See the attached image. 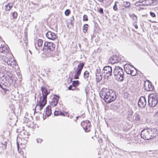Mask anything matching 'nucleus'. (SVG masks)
Listing matches in <instances>:
<instances>
[{"label":"nucleus","instance_id":"f257e3e1","mask_svg":"<svg viewBox=\"0 0 158 158\" xmlns=\"http://www.w3.org/2000/svg\"><path fill=\"white\" fill-rule=\"evenodd\" d=\"M99 95L100 97L107 103H110L114 101L116 98L115 91L106 88H103L101 90Z\"/></svg>","mask_w":158,"mask_h":158},{"label":"nucleus","instance_id":"f03ea898","mask_svg":"<svg viewBox=\"0 0 158 158\" xmlns=\"http://www.w3.org/2000/svg\"><path fill=\"white\" fill-rule=\"evenodd\" d=\"M158 133V131L156 128L147 127L141 131V136L145 140H149L156 137Z\"/></svg>","mask_w":158,"mask_h":158},{"label":"nucleus","instance_id":"7ed1b4c3","mask_svg":"<svg viewBox=\"0 0 158 158\" xmlns=\"http://www.w3.org/2000/svg\"><path fill=\"white\" fill-rule=\"evenodd\" d=\"M41 90L42 92V95L40 97V100L36 104L35 108L36 110H42L43 107L47 103V95L49 94V91L44 86L41 87Z\"/></svg>","mask_w":158,"mask_h":158},{"label":"nucleus","instance_id":"20e7f679","mask_svg":"<svg viewBox=\"0 0 158 158\" xmlns=\"http://www.w3.org/2000/svg\"><path fill=\"white\" fill-rule=\"evenodd\" d=\"M55 44L52 42H46L44 45L43 50L45 52V56L48 57L52 56V53L55 48Z\"/></svg>","mask_w":158,"mask_h":158},{"label":"nucleus","instance_id":"39448f33","mask_svg":"<svg viewBox=\"0 0 158 158\" xmlns=\"http://www.w3.org/2000/svg\"><path fill=\"white\" fill-rule=\"evenodd\" d=\"M113 74L116 79L120 81L124 79L123 70L118 66H115L113 68Z\"/></svg>","mask_w":158,"mask_h":158},{"label":"nucleus","instance_id":"423d86ee","mask_svg":"<svg viewBox=\"0 0 158 158\" xmlns=\"http://www.w3.org/2000/svg\"><path fill=\"white\" fill-rule=\"evenodd\" d=\"M158 95L156 94H150L148 98V104L151 107H154L158 102Z\"/></svg>","mask_w":158,"mask_h":158},{"label":"nucleus","instance_id":"0eeeda50","mask_svg":"<svg viewBox=\"0 0 158 158\" xmlns=\"http://www.w3.org/2000/svg\"><path fill=\"white\" fill-rule=\"evenodd\" d=\"M102 73L108 77L111 76L112 75V69L110 66H105L102 71Z\"/></svg>","mask_w":158,"mask_h":158},{"label":"nucleus","instance_id":"6e6552de","mask_svg":"<svg viewBox=\"0 0 158 158\" xmlns=\"http://www.w3.org/2000/svg\"><path fill=\"white\" fill-rule=\"evenodd\" d=\"M85 65V63L82 62L79 64L77 66V68L75 71L74 76V79H77L79 78V76L80 75L81 71Z\"/></svg>","mask_w":158,"mask_h":158},{"label":"nucleus","instance_id":"1a4fd4ad","mask_svg":"<svg viewBox=\"0 0 158 158\" xmlns=\"http://www.w3.org/2000/svg\"><path fill=\"white\" fill-rule=\"evenodd\" d=\"M4 61L7 65L13 67L14 66H16L17 64L16 60L11 57H6L4 59Z\"/></svg>","mask_w":158,"mask_h":158},{"label":"nucleus","instance_id":"9d476101","mask_svg":"<svg viewBox=\"0 0 158 158\" xmlns=\"http://www.w3.org/2000/svg\"><path fill=\"white\" fill-rule=\"evenodd\" d=\"M146 103L145 98L144 97L141 96L139 99L138 105L139 108L143 109L145 106Z\"/></svg>","mask_w":158,"mask_h":158},{"label":"nucleus","instance_id":"9b49d317","mask_svg":"<svg viewBox=\"0 0 158 158\" xmlns=\"http://www.w3.org/2000/svg\"><path fill=\"white\" fill-rule=\"evenodd\" d=\"M46 36L48 38L52 40H56L57 43L58 42L57 37L55 33L48 31L46 33Z\"/></svg>","mask_w":158,"mask_h":158},{"label":"nucleus","instance_id":"f8f14e48","mask_svg":"<svg viewBox=\"0 0 158 158\" xmlns=\"http://www.w3.org/2000/svg\"><path fill=\"white\" fill-rule=\"evenodd\" d=\"M9 48L8 46L1 45L0 47V52L6 54L9 52Z\"/></svg>","mask_w":158,"mask_h":158},{"label":"nucleus","instance_id":"ddd939ff","mask_svg":"<svg viewBox=\"0 0 158 158\" xmlns=\"http://www.w3.org/2000/svg\"><path fill=\"white\" fill-rule=\"evenodd\" d=\"M144 87L145 90L147 91H152L154 89L153 85L149 82L144 84Z\"/></svg>","mask_w":158,"mask_h":158},{"label":"nucleus","instance_id":"4468645a","mask_svg":"<svg viewBox=\"0 0 158 158\" xmlns=\"http://www.w3.org/2000/svg\"><path fill=\"white\" fill-rule=\"evenodd\" d=\"M119 58L117 56L114 55L109 59V61L112 64H114L119 62Z\"/></svg>","mask_w":158,"mask_h":158},{"label":"nucleus","instance_id":"2eb2a0df","mask_svg":"<svg viewBox=\"0 0 158 158\" xmlns=\"http://www.w3.org/2000/svg\"><path fill=\"white\" fill-rule=\"evenodd\" d=\"M59 97L56 95H54V97L51 102V104L54 106H56L57 104L58 100Z\"/></svg>","mask_w":158,"mask_h":158},{"label":"nucleus","instance_id":"dca6fc26","mask_svg":"<svg viewBox=\"0 0 158 158\" xmlns=\"http://www.w3.org/2000/svg\"><path fill=\"white\" fill-rule=\"evenodd\" d=\"M125 71L127 74H129L131 73V69H132V67L129 64H126L124 66Z\"/></svg>","mask_w":158,"mask_h":158},{"label":"nucleus","instance_id":"f3484780","mask_svg":"<svg viewBox=\"0 0 158 158\" xmlns=\"http://www.w3.org/2000/svg\"><path fill=\"white\" fill-rule=\"evenodd\" d=\"M83 127V128L85 132H89L90 131L89 127L90 126V123L89 121H87L85 122Z\"/></svg>","mask_w":158,"mask_h":158},{"label":"nucleus","instance_id":"a211bd4d","mask_svg":"<svg viewBox=\"0 0 158 158\" xmlns=\"http://www.w3.org/2000/svg\"><path fill=\"white\" fill-rule=\"evenodd\" d=\"M14 78V76L10 77H4L5 82L6 83L10 85L13 82Z\"/></svg>","mask_w":158,"mask_h":158},{"label":"nucleus","instance_id":"6ab92c4d","mask_svg":"<svg viewBox=\"0 0 158 158\" xmlns=\"http://www.w3.org/2000/svg\"><path fill=\"white\" fill-rule=\"evenodd\" d=\"M140 2H144L142 3V5L143 6L150 5L153 3V0H143Z\"/></svg>","mask_w":158,"mask_h":158},{"label":"nucleus","instance_id":"aec40b11","mask_svg":"<svg viewBox=\"0 0 158 158\" xmlns=\"http://www.w3.org/2000/svg\"><path fill=\"white\" fill-rule=\"evenodd\" d=\"M12 76H13L12 73L11 72L9 71H6L4 74L2 75H0V78L3 77H10Z\"/></svg>","mask_w":158,"mask_h":158},{"label":"nucleus","instance_id":"412c9836","mask_svg":"<svg viewBox=\"0 0 158 158\" xmlns=\"http://www.w3.org/2000/svg\"><path fill=\"white\" fill-rule=\"evenodd\" d=\"M51 108L50 106H48L46 108V115L47 116H49L51 114Z\"/></svg>","mask_w":158,"mask_h":158},{"label":"nucleus","instance_id":"4be33fe9","mask_svg":"<svg viewBox=\"0 0 158 158\" xmlns=\"http://www.w3.org/2000/svg\"><path fill=\"white\" fill-rule=\"evenodd\" d=\"M13 6V4L12 3H9L7 5L5 6V10L8 11L10 10Z\"/></svg>","mask_w":158,"mask_h":158},{"label":"nucleus","instance_id":"5701e85b","mask_svg":"<svg viewBox=\"0 0 158 158\" xmlns=\"http://www.w3.org/2000/svg\"><path fill=\"white\" fill-rule=\"evenodd\" d=\"M131 73H130L129 74L131 75L132 76H135L136 75V74L137 73V71L135 68L132 67V69H131Z\"/></svg>","mask_w":158,"mask_h":158},{"label":"nucleus","instance_id":"b1692460","mask_svg":"<svg viewBox=\"0 0 158 158\" xmlns=\"http://www.w3.org/2000/svg\"><path fill=\"white\" fill-rule=\"evenodd\" d=\"M122 6L126 8H129L130 6L131 3L129 2L124 1L123 3Z\"/></svg>","mask_w":158,"mask_h":158},{"label":"nucleus","instance_id":"393cba45","mask_svg":"<svg viewBox=\"0 0 158 158\" xmlns=\"http://www.w3.org/2000/svg\"><path fill=\"white\" fill-rule=\"evenodd\" d=\"M96 79L97 82H99L102 80V77L101 74L96 75Z\"/></svg>","mask_w":158,"mask_h":158},{"label":"nucleus","instance_id":"a878e982","mask_svg":"<svg viewBox=\"0 0 158 158\" xmlns=\"http://www.w3.org/2000/svg\"><path fill=\"white\" fill-rule=\"evenodd\" d=\"M133 118L135 120L137 121L139 120L140 118V116L139 114H135L134 115Z\"/></svg>","mask_w":158,"mask_h":158},{"label":"nucleus","instance_id":"bb28decb","mask_svg":"<svg viewBox=\"0 0 158 158\" xmlns=\"http://www.w3.org/2000/svg\"><path fill=\"white\" fill-rule=\"evenodd\" d=\"M79 83L78 81H73L72 85L73 86L76 87L79 85Z\"/></svg>","mask_w":158,"mask_h":158},{"label":"nucleus","instance_id":"cd10ccee","mask_svg":"<svg viewBox=\"0 0 158 158\" xmlns=\"http://www.w3.org/2000/svg\"><path fill=\"white\" fill-rule=\"evenodd\" d=\"M89 73L87 71H86L84 73V77L85 79L87 78L89 76Z\"/></svg>","mask_w":158,"mask_h":158},{"label":"nucleus","instance_id":"c85d7f7f","mask_svg":"<svg viewBox=\"0 0 158 158\" xmlns=\"http://www.w3.org/2000/svg\"><path fill=\"white\" fill-rule=\"evenodd\" d=\"M18 15V14L16 11H14L12 13V17L13 19H15Z\"/></svg>","mask_w":158,"mask_h":158},{"label":"nucleus","instance_id":"c756f323","mask_svg":"<svg viewBox=\"0 0 158 158\" xmlns=\"http://www.w3.org/2000/svg\"><path fill=\"white\" fill-rule=\"evenodd\" d=\"M88 25L87 24H85L83 27V31L84 33H85L87 30Z\"/></svg>","mask_w":158,"mask_h":158},{"label":"nucleus","instance_id":"7c9ffc66","mask_svg":"<svg viewBox=\"0 0 158 158\" xmlns=\"http://www.w3.org/2000/svg\"><path fill=\"white\" fill-rule=\"evenodd\" d=\"M43 41L42 40L39 39L38 42V46L39 47L41 46L42 45Z\"/></svg>","mask_w":158,"mask_h":158},{"label":"nucleus","instance_id":"2f4dec72","mask_svg":"<svg viewBox=\"0 0 158 158\" xmlns=\"http://www.w3.org/2000/svg\"><path fill=\"white\" fill-rule=\"evenodd\" d=\"M143 0H139L138 2H136L135 5L136 6H143V5H142V3H143L144 2H142Z\"/></svg>","mask_w":158,"mask_h":158},{"label":"nucleus","instance_id":"473e14b6","mask_svg":"<svg viewBox=\"0 0 158 158\" xmlns=\"http://www.w3.org/2000/svg\"><path fill=\"white\" fill-rule=\"evenodd\" d=\"M70 13V10L69 9H67L65 10L64 13L65 15L68 16L69 15Z\"/></svg>","mask_w":158,"mask_h":158},{"label":"nucleus","instance_id":"72a5a7b5","mask_svg":"<svg viewBox=\"0 0 158 158\" xmlns=\"http://www.w3.org/2000/svg\"><path fill=\"white\" fill-rule=\"evenodd\" d=\"M117 3H118V2H115V3L113 7L114 10L115 11L118 10V8H117V5H116Z\"/></svg>","mask_w":158,"mask_h":158},{"label":"nucleus","instance_id":"f704fd0d","mask_svg":"<svg viewBox=\"0 0 158 158\" xmlns=\"http://www.w3.org/2000/svg\"><path fill=\"white\" fill-rule=\"evenodd\" d=\"M100 72L101 70L100 69V68H98L96 70V75L101 74Z\"/></svg>","mask_w":158,"mask_h":158},{"label":"nucleus","instance_id":"c9c22d12","mask_svg":"<svg viewBox=\"0 0 158 158\" xmlns=\"http://www.w3.org/2000/svg\"><path fill=\"white\" fill-rule=\"evenodd\" d=\"M70 23H71L72 25H73V24L74 23V18L73 16L70 19Z\"/></svg>","mask_w":158,"mask_h":158},{"label":"nucleus","instance_id":"e433bc0d","mask_svg":"<svg viewBox=\"0 0 158 158\" xmlns=\"http://www.w3.org/2000/svg\"><path fill=\"white\" fill-rule=\"evenodd\" d=\"M128 114L129 116L132 115L133 114V111L131 109L129 110L128 111Z\"/></svg>","mask_w":158,"mask_h":158},{"label":"nucleus","instance_id":"4c0bfd02","mask_svg":"<svg viewBox=\"0 0 158 158\" xmlns=\"http://www.w3.org/2000/svg\"><path fill=\"white\" fill-rule=\"evenodd\" d=\"M36 141L37 143H41L43 141V139L40 138H37L36 139Z\"/></svg>","mask_w":158,"mask_h":158},{"label":"nucleus","instance_id":"58836bf2","mask_svg":"<svg viewBox=\"0 0 158 158\" xmlns=\"http://www.w3.org/2000/svg\"><path fill=\"white\" fill-rule=\"evenodd\" d=\"M83 20L84 21H87L88 20L87 16L86 15H84L83 17Z\"/></svg>","mask_w":158,"mask_h":158},{"label":"nucleus","instance_id":"ea45409f","mask_svg":"<svg viewBox=\"0 0 158 158\" xmlns=\"http://www.w3.org/2000/svg\"><path fill=\"white\" fill-rule=\"evenodd\" d=\"M150 15L152 17H156V15L153 12H150Z\"/></svg>","mask_w":158,"mask_h":158},{"label":"nucleus","instance_id":"a19ab883","mask_svg":"<svg viewBox=\"0 0 158 158\" xmlns=\"http://www.w3.org/2000/svg\"><path fill=\"white\" fill-rule=\"evenodd\" d=\"M60 111H55L54 112V115L55 116H58L59 115V112Z\"/></svg>","mask_w":158,"mask_h":158},{"label":"nucleus","instance_id":"79ce46f5","mask_svg":"<svg viewBox=\"0 0 158 158\" xmlns=\"http://www.w3.org/2000/svg\"><path fill=\"white\" fill-rule=\"evenodd\" d=\"M99 11L100 14L103 13V9L102 8H100L99 10Z\"/></svg>","mask_w":158,"mask_h":158},{"label":"nucleus","instance_id":"37998d69","mask_svg":"<svg viewBox=\"0 0 158 158\" xmlns=\"http://www.w3.org/2000/svg\"><path fill=\"white\" fill-rule=\"evenodd\" d=\"M2 148H3V149H6V144H3L2 143Z\"/></svg>","mask_w":158,"mask_h":158},{"label":"nucleus","instance_id":"c03bdc74","mask_svg":"<svg viewBox=\"0 0 158 158\" xmlns=\"http://www.w3.org/2000/svg\"><path fill=\"white\" fill-rule=\"evenodd\" d=\"M59 113V115H62V116H65L63 112H61V111H60Z\"/></svg>","mask_w":158,"mask_h":158},{"label":"nucleus","instance_id":"a18cd8bd","mask_svg":"<svg viewBox=\"0 0 158 158\" xmlns=\"http://www.w3.org/2000/svg\"><path fill=\"white\" fill-rule=\"evenodd\" d=\"M133 19L135 21L137 20V17L136 15H134L133 17Z\"/></svg>","mask_w":158,"mask_h":158},{"label":"nucleus","instance_id":"49530a36","mask_svg":"<svg viewBox=\"0 0 158 158\" xmlns=\"http://www.w3.org/2000/svg\"><path fill=\"white\" fill-rule=\"evenodd\" d=\"M72 85H70L68 88V89L69 90H72Z\"/></svg>","mask_w":158,"mask_h":158},{"label":"nucleus","instance_id":"de8ad7c7","mask_svg":"<svg viewBox=\"0 0 158 158\" xmlns=\"http://www.w3.org/2000/svg\"><path fill=\"white\" fill-rule=\"evenodd\" d=\"M134 27L136 29H137L138 28V26L137 25V24H135L134 25Z\"/></svg>","mask_w":158,"mask_h":158},{"label":"nucleus","instance_id":"09e8293b","mask_svg":"<svg viewBox=\"0 0 158 158\" xmlns=\"http://www.w3.org/2000/svg\"><path fill=\"white\" fill-rule=\"evenodd\" d=\"M17 147L18 151L19 152V144L18 142H17Z\"/></svg>","mask_w":158,"mask_h":158},{"label":"nucleus","instance_id":"8fccbe9b","mask_svg":"<svg viewBox=\"0 0 158 158\" xmlns=\"http://www.w3.org/2000/svg\"><path fill=\"white\" fill-rule=\"evenodd\" d=\"M27 40H24V43H25V44L26 46H27Z\"/></svg>","mask_w":158,"mask_h":158},{"label":"nucleus","instance_id":"3c124183","mask_svg":"<svg viewBox=\"0 0 158 158\" xmlns=\"http://www.w3.org/2000/svg\"><path fill=\"white\" fill-rule=\"evenodd\" d=\"M85 90L86 94H87L88 93V90L86 88H85Z\"/></svg>","mask_w":158,"mask_h":158},{"label":"nucleus","instance_id":"603ef678","mask_svg":"<svg viewBox=\"0 0 158 158\" xmlns=\"http://www.w3.org/2000/svg\"><path fill=\"white\" fill-rule=\"evenodd\" d=\"M35 48L37 50H38V53H39L40 51V49H38L37 48H36V47H35Z\"/></svg>","mask_w":158,"mask_h":158},{"label":"nucleus","instance_id":"864d4df0","mask_svg":"<svg viewBox=\"0 0 158 158\" xmlns=\"http://www.w3.org/2000/svg\"><path fill=\"white\" fill-rule=\"evenodd\" d=\"M156 124L158 125V119L156 121Z\"/></svg>","mask_w":158,"mask_h":158},{"label":"nucleus","instance_id":"5fc2aeb1","mask_svg":"<svg viewBox=\"0 0 158 158\" xmlns=\"http://www.w3.org/2000/svg\"><path fill=\"white\" fill-rule=\"evenodd\" d=\"M98 0L100 2H103L105 0Z\"/></svg>","mask_w":158,"mask_h":158},{"label":"nucleus","instance_id":"6e6d98bb","mask_svg":"<svg viewBox=\"0 0 158 158\" xmlns=\"http://www.w3.org/2000/svg\"><path fill=\"white\" fill-rule=\"evenodd\" d=\"M79 117V116H77V117H76V119H78V118ZM76 120H77V119L75 120V121H76Z\"/></svg>","mask_w":158,"mask_h":158},{"label":"nucleus","instance_id":"4d7b16f0","mask_svg":"<svg viewBox=\"0 0 158 158\" xmlns=\"http://www.w3.org/2000/svg\"><path fill=\"white\" fill-rule=\"evenodd\" d=\"M0 87L2 88V86L0 84Z\"/></svg>","mask_w":158,"mask_h":158},{"label":"nucleus","instance_id":"13d9d810","mask_svg":"<svg viewBox=\"0 0 158 158\" xmlns=\"http://www.w3.org/2000/svg\"><path fill=\"white\" fill-rule=\"evenodd\" d=\"M4 144H6V142H4Z\"/></svg>","mask_w":158,"mask_h":158},{"label":"nucleus","instance_id":"bf43d9fd","mask_svg":"<svg viewBox=\"0 0 158 158\" xmlns=\"http://www.w3.org/2000/svg\"><path fill=\"white\" fill-rule=\"evenodd\" d=\"M29 51H30V52L31 53V52L30 50H29Z\"/></svg>","mask_w":158,"mask_h":158}]
</instances>
